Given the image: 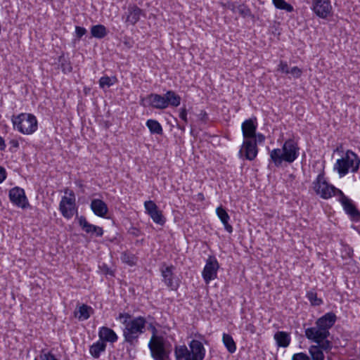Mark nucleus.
<instances>
[{
  "mask_svg": "<svg viewBox=\"0 0 360 360\" xmlns=\"http://www.w3.org/2000/svg\"><path fill=\"white\" fill-rule=\"evenodd\" d=\"M337 321L335 313L330 311L318 319L315 326L305 329V337L316 345L309 347V353L312 360H324L323 352H329L333 348V343L328 340L330 335V329Z\"/></svg>",
  "mask_w": 360,
  "mask_h": 360,
  "instance_id": "f257e3e1",
  "label": "nucleus"
},
{
  "mask_svg": "<svg viewBox=\"0 0 360 360\" xmlns=\"http://www.w3.org/2000/svg\"><path fill=\"white\" fill-rule=\"evenodd\" d=\"M269 164L276 167L282 166L283 162L288 164L294 162L300 155L298 143L293 139L285 140L281 148H274L269 150Z\"/></svg>",
  "mask_w": 360,
  "mask_h": 360,
  "instance_id": "f03ea898",
  "label": "nucleus"
},
{
  "mask_svg": "<svg viewBox=\"0 0 360 360\" xmlns=\"http://www.w3.org/2000/svg\"><path fill=\"white\" fill-rule=\"evenodd\" d=\"M149 328L152 332V336L148 343L151 356L155 360H169L172 350V344L162 335H157L158 330L154 326L150 324Z\"/></svg>",
  "mask_w": 360,
  "mask_h": 360,
  "instance_id": "7ed1b4c3",
  "label": "nucleus"
},
{
  "mask_svg": "<svg viewBox=\"0 0 360 360\" xmlns=\"http://www.w3.org/2000/svg\"><path fill=\"white\" fill-rule=\"evenodd\" d=\"M146 319L139 316L131 319L128 325L123 328L124 342L130 349L134 348L139 343V338L146 330Z\"/></svg>",
  "mask_w": 360,
  "mask_h": 360,
  "instance_id": "20e7f679",
  "label": "nucleus"
},
{
  "mask_svg": "<svg viewBox=\"0 0 360 360\" xmlns=\"http://www.w3.org/2000/svg\"><path fill=\"white\" fill-rule=\"evenodd\" d=\"M190 349L186 345L176 346L174 354L176 360H203L205 349L202 343L198 340H192L188 344Z\"/></svg>",
  "mask_w": 360,
  "mask_h": 360,
  "instance_id": "39448f33",
  "label": "nucleus"
},
{
  "mask_svg": "<svg viewBox=\"0 0 360 360\" xmlns=\"http://www.w3.org/2000/svg\"><path fill=\"white\" fill-rule=\"evenodd\" d=\"M360 159L358 155L351 150H347L342 158L338 159L334 165L340 177L345 176L349 171L356 172L359 168Z\"/></svg>",
  "mask_w": 360,
  "mask_h": 360,
  "instance_id": "423d86ee",
  "label": "nucleus"
},
{
  "mask_svg": "<svg viewBox=\"0 0 360 360\" xmlns=\"http://www.w3.org/2000/svg\"><path fill=\"white\" fill-rule=\"evenodd\" d=\"M11 121L13 128L23 134H32L37 129V120L32 114L20 113L13 115Z\"/></svg>",
  "mask_w": 360,
  "mask_h": 360,
  "instance_id": "0eeeda50",
  "label": "nucleus"
},
{
  "mask_svg": "<svg viewBox=\"0 0 360 360\" xmlns=\"http://www.w3.org/2000/svg\"><path fill=\"white\" fill-rule=\"evenodd\" d=\"M65 193L68 196L62 197L59 204V210L65 218L70 219L75 213H77L76 198L75 193L68 188L65 191Z\"/></svg>",
  "mask_w": 360,
  "mask_h": 360,
  "instance_id": "6e6552de",
  "label": "nucleus"
},
{
  "mask_svg": "<svg viewBox=\"0 0 360 360\" xmlns=\"http://www.w3.org/2000/svg\"><path fill=\"white\" fill-rule=\"evenodd\" d=\"M175 266L172 264L167 265L162 262L160 266L162 281L170 290L176 291L180 285V280L174 274Z\"/></svg>",
  "mask_w": 360,
  "mask_h": 360,
  "instance_id": "1a4fd4ad",
  "label": "nucleus"
},
{
  "mask_svg": "<svg viewBox=\"0 0 360 360\" xmlns=\"http://www.w3.org/2000/svg\"><path fill=\"white\" fill-rule=\"evenodd\" d=\"M123 9L125 11L122 19L127 25H135L140 20L141 17L145 15L143 10L135 4H129L127 6H124Z\"/></svg>",
  "mask_w": 360,
  "mask_h": 360,
  "instance_id": "9d476101",
  "label": "nucleus"
},
{
  "mask_svg": "<svg viewBox=\"0 0 360 360\" xmlns=\"http://www.w3.org/2000/svg\"><path fill=\"white\" fill-rule=\"evenodd\" d=\"M314 188L316 194L319 195L322 198L328 199L331 198L336 193L338 194V190L332 185L328 184L321 174H319L316 182H314Z\"/></svg>",
  "mask_w": 360,
  "mask_h": 360,
  "instance_id": "9b49d317",
  "label": "nucleus"
},
{
  "mask_svg": "<svg viewBox=\"0 0 360 360\" xmlns=\"http://www.w3.org/2000/svg\"><path fill=\"white\" fill-rule=\"evenodd\" d=\"M339 201L342 204L345 213L354 222L360 221V211L356 208L351 199L347 198L342 191L338 190Z\"/></svg>",
  "mask_w": 360,
  "mask_h": 360,
  "instance_id": "f8f14e48",
  "label": "nucleus"
},
{
  "mask_svg": "<svg viewBox=\"0 0 360 360\" xmlns=\"http://www.w3.org/2000/svg\"><path fill=\"white\" fill-rule=\"evenodd\" d=\"M311 10L320 18L326 19L333 13L330 0H311Z\"/></svg>",
  "mask_w": 360,
  "mask_h": 360,
  "instance_id": "ddd939ff",
  "label": "nucleus"
},
{
  "mask_svg": "<svg viewBox=\"0 0 360 360\" xmlns=\"http://www.w3.org/2000/svg\"><path fill=\"white\" fill-rule=\"evenodd\" d=\"M219 268V264L214 256H210L206 260L205 266L202 272V276L205 282L208 284L212 280L217 277V271Z\"/></svg>",
  "mask_w": 360,
  "mask_h": 360,
  "instance_id": "4468645a",
  "label": "nucleus"
},
{
  "mask_svg": "<svg viewBox=\"0 0 360 360\" xmlns=\"http://www.w3.org/2000/svg\"><path fill=\"white\" fill-rule=\"evenodd\" d=\"M9 199L15 206L25 209L30 206L24 189L20 187H14L9 191Z\"/></svg>",
  "mask_w": 360,
  "mask_h": 360,
  "instance_id": "2eb2a0df",
  "label": "nucleus"
},
{
  "mask_svg": "<svg viewBox=\"0 0 360 360\" xmlns=\"http://www.w3.org/2000/svg\"><path fill=\"white\" fill-rule=\"evenodd\" d=\"M146 212L150 217L153 221L158 224L163 225L166 219L161 210L153 200H147L144 202Z\"/></svg>",
  "mask_w": 360,
  "mask_h": 360,
  "instance_id": "dca6fc26",
  "label": "nucleus"
},
{
  "mask_svg": "<svg viewBox=\"0 0 360 360\" xmlns=\"http://www.w3.org/2000/svg\"><path fill=\"white\" fill-rule=\"evenodd\" d=\"M258 148L255 142L252 139L244 140L241 148L238 152L240 158H245L248 160H253L257 157Z\"/></svg>",
  "mask_w": 360,
  "mask_h": 360,
  "instance_id": "f3484780",
  "label": "nucleus"
},
{
  "mask_svg": "<svg viewBox=\"0 0 360 360\" xmlns=\"http://www.w3.org/2000/svg\"><path fill=\"white\" fill-rule=\"evenodd\" d=\"M257 128L256 117L245 120L241 125L243 136L245 140L252 139L255 136Z\"/></svg>",
  "mask_w": 360,
  "mask_h": 360,
  "instance_id": "a211bd4d",
  "label": "nucleus"
},
{
  "mask_svg": "<svg viewBox=\"0 0 360 360\" xmlns=\"http://www.w3.org/2000/svg\"><path fill=\"white\" fill-rule=\"evenodd\" d=\"M79 224L86 233L95 235L96 237H101L103 235L102 227L90 224L84 216L79 218Z\"/></svg>",
  "mask_w": 360,
  "mask_h": 360,
  "instance_id": "6ab92c4d",
  "label": "nucleus"
},
{
  "mask_svg": "<svg viewBox=\"0 0 360 360\" xmlns=\"http://www.w3.org/2000/svg\"><path fill=\"white\" fill-rule=\"evenodd\" d=\"M146 100L148 105L153 108L163 110L167 108L165 94L164 95L150 94L146 97Z\"/></svg>",
  "mask_w": 360,
  "mask_h": 360,
  "instance_id": "aec40b11",
  "label": "nucleus"
},
{
  "mask_svg": "<svg viewBox=\"0 0 360 360\" xmlns=\"http://www.w3.org/2000/svg\"><path fill=\"white\" fill-rule=\"evenodd\" d=\"M90 207L94 214L100 217H104L108 212L106 203L101 199L92 200Z\"/></svg>",
  "mask_w": 360,
  "mask_h": 360,
  "instance_id": "412c9836",
  "label": "nucleus"
},
{
  "mask_svg": "<svg viewBox=\"0 0 360 360\" xmlns=\"http://www.w3.org/2000/svg\"><path fill=\"white\" fill-rule=\"evenodd\" d=\"M98 336L101 341L109 342L113 343L118 339L117 334L115 331L108 327L103 326L100 328L98 332Z\"/></svg>",
  "mask_w": 360,
  "mask_h": 360,
  "instance_id": "4be33fe9",
  "label": "nucleus"
},
{
  "mask_svg": "<svg viewBox=\"0 0 360 360\" xmlns=\"http://www.w3.org/2000/svg\"><path fill=\"white\" fill-rule=\"evenodd\" d=\"M216 213L221 223L224 226V229L229 232V233L233 232V227L231 224H229V221L230 219V217L226 210L222 207L219 206L216 209Z\"/></svg>",
  "mask_w": 360,
  "mask_h": 360,
  "instance_id": "5701e85b",
  "label": "nucleus"
},
{
  "mask_svg": "<svg viewBox=\"0 0 360 360\" xmlns=\"http://www.w3.org/2000/svg\"><path fill=\"white\" fill-rule=\"evenodd\" d=\"M94 309L91 307L82 304L77 307V310L75 311V316L79 321H85L90 317Z\"/></svg>",
  "mask_w": 360,
  "mask_h": 360,
  "instance_id": "b1692460",
  "label": "nucleus"
},
{
  "mask_svg": "<svg viewBox=\"0 0 360 360\" xmlns=\"http://www.w3.org/2000/svg\"><path fill=\"white\" fill-rule=\"evenodd\" d=\"M274 340L278 347H287L290 343V334L285 331H278L274 334Z\"/></svg>",
  "mask_w": 360,
  "mask_h": 360,
  "instance_id": "393cba45",
  "label": "nucleus"
},
{
  "mask_svg": "<svg viewBox=\"0 0 360 360\" xmlns=\"http://www.w3.org/2000/svg\"><path fill=\"white\" fill-rule=\"evenodd\" d=\"M105 348L106 343L99 340L90 347L89 352L94 358L98 359L101 353L105 350Z\"/></svg>",
  "mask_w": 360,
  "mask_h": 360,
  "instance_id": "a878e982",
  "label": "nucleus"
},
{
  "mask_svg": "<svg viewBox=\"0 0 360 360\" xmlns=\"http://www.w3.org/2000/svg\"><path fill=\"white\" fill-rule=\"evenodd\" d=\"M166 101L167 107L171 105L172 107H177L180 105L181 98L175 91L169 90L165 93Z\"/></svg>",
  "mask_w": 360,
  "mask_h": 360,
  "instance_id": "bb28decb",
  "label": "nucleus"
},
{
  "mask_svg": "<svg viewBox=\"0 0 360 360\" xmlns=\"http://www.w3.org/2000/svg\"><path fill=\"white\" fill-rule=\"evenodd\" d=\"M91 34L96 39H103L108 34L107 28L103 25H96L91 27Z\"/></svg>",
  "mask_w": 360,
  "mask_h": 360,
  "instance_id": "cd10ccee",
  "label": "nucleus"
},
{
  "mask_svg": "<svg viewBox=\"0 0 360 360\" xmlns=\"http://www.w3.org/2000/svg\"><path fill=\"white\" fill-rule=\"evenodd\" d=\"M146 124L152 134H162L163 129L158 121L150 119L147 120Z\"/></svg>",
  "mask_w": 360,
  "mask_h": 360,
  "instance_id": "c85d7f7f",
  "label": "nucleus"
},
{
  "mask_svg": "<svg viewBox=\"0 0 360 360\" xmlns=\"http://www.w3.org/2000/svg\"><path fill=\"white\" fill-rule=\"evenodd\" d=\"M120 259L123 263L129 266H135L138 261V257L134 254L127 251L121 253Z\"/></svg>",
  "mask_w": 360,
  "mask_h": 360,
  "instance_id": "c756f323",
  "label": "nucleus"
},
{
  "mask_svg": "<svg viewBox=\"0 0 360 360\" xmlns=\"http://www.w3.org/2000/svg\"><path fill=\"white\" fill-rule=\"evenodd\" d=\"M222 341L229 353L233 354L236 352V345L231 335L224 333L222 335Z\"/></svg>",
  "mask_w": 360,
  "mask_h": 360,
  "instance_id": "7c9ffc66",
  "label": "nucleus"
},
{
  "mask_svg": "<svg viewBox=\"0 0 360 360\" xmlns=\"http://www.w3.org/2000/svg\"><path fill=\"white\" fill-rule=\"evenodd\" d=\"M58 62L60 63L61 70L64 74L70 73L72 71L71 63L69 59L64 56V54L59 56Z\"/></svg>",
  "mask_w": 360,
  "mask_h": 360,
  "instance_id": "2f4dec72",
  "label": "nucleus"
},
{
  "mask_svg": "<svg viewBox=\"0 0 360 360\" xmlns=\"http://www.w3.org/2000/svg\"><path fill=\"white\" fill-rule=\"evenodd\" d=\"M117 82L115 77H110L108 76L101 77L99 79V86L101 88L110 87Z\"/></svg>",
  "mask_w": 360,
  "mask_h": 360,
  "instance_id": "473e14b6",
  "label": "nucleus"
},
{
  "mask_svg": "<svg viewBox=\"0 0 360 360\" xmlns=\"http://www.w3.org/2000/svg\"><path fill=\"white\" fill-rule=\"evenodd\" d=\"M274 6L281 10H285L287 12L293 11L292 6L287 3L285 0H272Z\"/></svg>",
  "mask_w": 360,
  "mask_h": 360,
  "instance_id": "72a5a7b5",
  "label": "nucleus"
},
{
  "mask_svg": "<svg viewBox=\"0 0 360 360\" xmlns=\"http://www.w3.org/2000/svg\"><path fill=\"white\" fill-rule=\"evenodd\" d=\"M307 297L313 306H319L323 303V300L318 298L317 293L314 291L307 292Z\"/></svg>",
  "mask_w": 360,
  "mask_h": 360,
  "instance_id": "f704fd0d",
  "label": "nucleus"
},
{
  "mask_svg": "<svg viewBox=\"0 0 360 360\" xmlns=\"http://www.w3.org/2000/svg\"><path fill=\"white\" fill-rule=\"evenodd\" d=\"M237 11L244 18L248 17H253L251 10L248 6L244 4H239L237 7Z\"/></svg>",
  "mask_w": 360,
  "mask_h": 360,
  "instance_id": "c9c22d12",
  "label": "nucleus"
},
{
  "mask_svg": "<svg viewBox=\"0 0 360 360\" xmlns=\"http://www.w3.org/2000/svg\"><path fill=\"white\" fill-rule=\"evenodd\" d=\"M131 316L128 313H120L117 318V320L120 321V322L126 327L128 323L131 321Z\"/></svg>",
  "mask_w": 360,
  "mask_h": 360,
  "instance_id": "e433bc0d",
  "label": "nucleus"
},
{
  "mask_svg": "<svg viewBox=\"0 0 360 360\" xmlns=\"http://www.w3.org/2000/svg\"><path fill=\"white\" fill-rule=\"evenodd\" d=\"M87 32L86 30L80 26L75 27V36L77 39H80Z\"/></svg>",
  "mask_w": 360,
  "mask_h": 360,
  "instance_id": "4c0bfd02",
  "label": "nucleus"
},
{
  "mask_svg": "<svg viewBox=\"0 0 360 360\" xmlns=\"http://www.w3.org/2000/svg\"><path fill=\"white\" fill-rule=\"evenodd\" d=\"M278 71H280L283 73L288 74L290 72L287 63L281 60L278 65Z\"/></svg>",
  "mask_w": 360,
  "mask_h": 360,
  "instance_id": "58836bf2",
  "label": "nucleus"
},
{
  "mask_svg": "<svg viewBox=\"0 0 360 360\" xmlns=\"http://www.w3.org/2000/svg\"><path fill=\"white\" fill-rule=\"evenodd\" d=\"M292 360H311V359L308 356L307 354H306L303 352H300V353L295 354L292 357Z\"/></svg>",
  "mask_w": 360,
  "mask_h": 360,
  "instance_id": "ea45409f",
  "label": "nucleus"
},
{
  "mask_svg": "<svg viewBox=\"0 0 360 360\" xmlns=\"http://www.w3.org/2000/svg\"><path fill=\"white\" fill-rule=\"evenodd\" d=\"M187 110L185 106L182 107L179 110V117L181 120H182L185 124L188 123V118H187Z\"/></svg>",
  "mask_w": 360,
  "mask_h": 360,
  "instance_id": "a19ab883",
  "label": "nucleus"
},
{
  "mask_svg": "<svg viewBox=\"0 0 360 360\" xmlns=\"http://www.w3.org/2000/svg\"><path fill=\"white\" fill-rule=\"evenodd\" d=\"M224 7L226 9L231 11L233 13H236L237 11L238 6L235 2L227 1L224 4Z\"/></svg>",
  "mask_w": 360,
  "mask_h": 360,
  "instance_id": "79ce46f5",
  "label": "nucleus"
},
{
  "mask_svg": "<svg viewBox=\"0 0 360 360\" xmlns=\"http://www.w3.org/2000/svg\"><path fill=\"white\" fill-rule=\"evenodd\" d=\"M289 73H290L294 77L299 78L302 75V70L298 67H293L289 70Z\"/></svg>",
  "mask_w": 360,
  "mask_h": 360,
  "instance_id": "37998d69",
  "label": "nucleus"
},
{
  "mask_svg": "<svg viewBox=\"0 0 360 360\" xmlns=\"http://www.w3.org/2000/svg\"><path fill=\"white\" fill-rule=\"evenodd\" d=\"M252 140H253V142H255L256 145H257V143H263L265 140V136L262 134L255 133V136L253 137Z\"/></svg>",
  "mask_w": 360,
  "mask_h": 360,
  "instance_id": "c03bdc74",
  "label": "nucleus"
},
{
  "mask_svg": "<svg viewBox=\"0 0 360 360\" xmlns=\"http://www.w3.org/2000/svg\"><path fill=\"white\" fill-rule=\"evenodd\" d=\"M6 178V169L0 166V184L2 183Z\"/></svg>",
  "mask_w": 360,
  "mask_h": 360,
  "instance_id": "a18cd8bd",
  "label": "nucleus"
},
{
  "mask_svg": "<svg viewBox=\"0 0 360 360\" xmlns=\"http://www.w3.org/2000/svg\"><path fill=\"white\" fill-rule=\"evenodd\" d=\"M9 144L12 148L18 149L19 148V142L16 139H12L9 141Z\"/></svg>",
  "mask_w": 360,
  "mask_h": 360,
  "instance_id": "49530a36",
  "label": "nucleus"
},
{
  "mask_svg": "<svg viewBox=\"0 0 360 360\" xmlns=\"http://www.w3.org/2000/svg\"><path fill=\"white\" fill-rule=\"evenodd\" d=\"M246 330L250 331L251 333H255V327L253 324L249 323L246 326Z\"/></svg>",
  "mask_w": 360,
  "mask_h": 360,
  "instance_id": "de8ad7c7",
  "label": "nucleus"
},
{
  "mask_svg": "<svg viewBox=\"0 0 360 360\" xmlns=\"http://www.w3.org/2000/svg\"><path fill=\"white\" fill-rule=\"evenodd\" d=\"M130 233L134 236H139L140 234V231L136 228H131Z\"/></svg>",
  "mask_w": 360,
  "mask_h": 360,
  "instance_id": "09e8293b",
  "label": "nucleus"
},
{
  "mask_svg": "<svg viewBox=\"0 0 360 360\" xmlns=\"http://www.w3.org/2000/svg\"><path fill=\"white\" fill-rule=\"evenodd\" d=\"M6 146L4 139L0 136V150H4Z\"/></svg>",
  "mask_w": 360,
  "mask_h": 360,
  "instance_id": "8fccbe9b",
  "label": "nucleus"
},
{
  "mask_svg": "<svg viewBox=\"0 0 360 360\" xmlns=\"http://www.w3.org/2000/svg\"><path fill=\"white\" fill-rule=\"evenodd\" d=\"M200 115L202 120H205L207 118V115L205 112H202Z\"/></svg>",
  "mask_w": 360,
  "mask_h": 360,
  "instance_id": "3c124183",
  "label": "nucleus"
},
{
  "mask_svg": "<svg viewBox=\"0 0 360 360\" xmlns=\"http://www.w3.org/2000/svg\"><path fill=\"white\" fill-rule=\"evenodd\" d=\"M106 274H109V275L112 276L113 275V271L108 268L107 271H106Z\"/></svg>",
  "mask_w": 360,
  "mask_h": 360,
  "instance_id": "603ef678",
  "label": "nucleus"
},
{
  "mask_svg": "<svg viewBox=\"0 0 360 360\" xmlns=\"http://www.w3.org/2000/svg\"><path fill=\"white\" fill-rule=\"evenodd\" d=\"M198 197H199V198H200V199H201V200H203V199H204V195H203V194H202V193H198Z\"/></svg>",
  "mask_w": 360,
  "mask_h": 360,
  "instance_id": "864d4df0",
  "label": "nucleus"
},
{
  "mask_svg": "<svg viewBox=\"0 0 360 360\" xmlns=\"http://www.w3.org/2000/svg\"><path fill=\"white\" fill-rule=\"evenodd\" d=\"M179 129H180L182 131H185V126H182V127L179 126Z\"/></svg>",
  "mask_w": 360,
  "mask_h": 360,
  "instance_id": "5fc2aeb1",
  "label": "nucleus"
},
{
  "mask_svg": "<svg viewBox=\"0 0 360 360\" xmlns=\"http://www.w3.org/2000/svg\"><path fill=\"white\" fill-rule=\"evenodd\" d=\"M191 134H193V126H192V125H191Z\"/></svg>",
  "mask_w": 360,
  "mask_h": 360,
  "instance_id": "6e6d98bb",
  "label": "nucleus"
},
{
  "mask_svg": "<svg viewBox=\"0 0 360 360\" xmlns=\"http://www.w3.org/2000/svg\"><path fill=\"white\" fill-rule=\"evenodd\" d=\"M34 360H37V359H35Z\"/></svg>",
  "mask_w": 360,
  "mask_h": 360,
  "instance_id": "4d7b16f0",
  "label": "nucleus"
}]
</instances>
